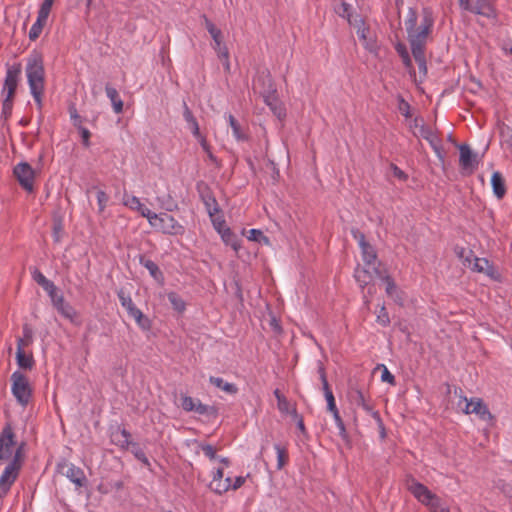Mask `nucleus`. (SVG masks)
Returning a JSON list of instances; mask_svg holds the SVG:
<instances>
[{
    "mask_svg": "<svg viewBox=\"0 0 512 512\" xmlns=\"http://www.w3.org/2000/svg\"><path fill=\"white\" fill-rule=\"evenodd\" d=\"M491 185L494 195L501 199L506 193L505 181L500 172L496 171L492 174Z\"/></svg>",
    "mask_w": 512,
    "mask_h": 512,
    "instance_id": "412c9836",
    "label": "nucleus"
},
{
    "mask_svg": "<svg viewBox=\"0 0 512 512\" xmlns=\"http://www.w3.org/2000/svg\"><path fill=\"white\" fill-rule=\"evenodd\" d=\"M245 481H246V478L243 476L235 477V479L233 480V482L231 484V489L232 490L239 489L245 483Z\"/></svg>",
    "mask_w": 512,
    "mask_h": 512,
    "instance_id": "0e129e2a",
    "label": "nucleus"
},
{
    "mask_svg": "<svg viewBox=\"0 0 512 512\" xmlns=\"http://www.w3.org/2000/svg\"><path fill=\"white\" fill-rule=\"evenodd\" d=\"M460 157L459 164L462 169L473 171L476 167V154L473 153L470 147L466 144H461L458 146Z\"/></svg>",
    "mask_w": 512,
    "mask_h": 512,
    "instance_id": "ddd939ff",
    "label": "nucleus"
},
{
    "mask_svg": "<svg viewBox=\"0 0 512 512\" xmlns=\"http://www.w3.org/2000/svg\"><path fill=\"white\" fill-rule=\"evenodd\" d=\"M211 218V221H212V224H213V227L214 229L220 233V231H223V229L225 228H228L226 225H225V220L223 219L222 216L218 215V214H215L213 217H210Z\"/></svg>",
    "mask_w": 512,
    "mask_h": 512,
    "instance_id": "49530a36",
    "label": "nucleus"
},
{
    "mask_svg": "<svg viewBox=\"0 0 512 512\" xmlns=\"http://www.w3.org/2000/svg\"><path fill=\"white\" fill-rule=\"evenodd\" d=\"M264 102L269 106L273 114L278 119H283L286 116V109L283 103L277 98L276 91L272 90L264 96Z\"/></svg>",
    "mask_w": 512,
    "mask_h": 512,
    "instance_id": "4468645a",
    "label": "nucleus"
},
{
    "mask_svg": "<svg viewBox=\"0 0 512 512\" xmlns=\"http://www.w3.org/2000/svg\"><path fill=\"white\" fill-rule=\"evenodd\" d=\"M483 273L488 276L492 280H500V273L498 270L494 267L493 264H491L488 260H486L485 270Z\"/></svg>",
    "mask_w": 512,
    "mask_h": 512,
    "instance_id": "37998d69",
    "label": "nucleus"
},
{
    "mask_svg": "<svg viewBox=\"0 0 512 512\" xmlns=\"http://www.w3.org/2000/svg\"><path fill=\"white\" fill-rule=\"evenodd\" d=\"M106 95L111 101L113 110L116 114H120L123 111V101L119 97L118 91L112 87L111 85L107 84L105 86Z\"/></svg>",
    "mask_w": 512,
    "mask_h": 512,
    "instance_id": "4be33fe9",
    "label": "nucleus"
},
{
    "mask_svg": "<svg viewBox=\"0 0 512 512\" xmlns=\"http://www.w3.org/2000/svg\"><path fill=\"white\" fill-rule=\"evenodd\" d=\"M66 467L65 476L77 486H83L86 480L83 470L72 463L68 464Z\"/></svg>",
    "mask_w": 512,
    "mask_h": 512,
    "instance_id": "a211bd4d",
    "label": "nucleus"
},
{
    "mask_svg": "<svg viewBox=\"0 0 512 512\" xmlns=\"http://www.w3.org/2000/svg\"><path fill=\"white\" fill-rule=\"evenodd\" d=\"M318 372H319L320 380L322 382L323 390L330 389L327 378H326L325 369L322 365H319Z\"/></svg>",
    "mask_w": 512,
    "mask_h": 512,
    "instance_id": "052dcab7",
    "label": "nucleus"
},
{
    "mask_svg": "<svg viewBox=\"0 0 512 512\" xmlns=\"http://www.w3.org/2000/svg\"><path fill=\"white\" fill-rule=\"evenodd\" d=\"M20 468V449H18L0 476V498H4L10 491L19 475Z\"/></svg>",
    "mask_w": 512,
    "mask_h": 512,
    "instance_id": "39448f33",
    "label": "nucleus"
},
{
    "mask_svg": "<svg viewBox=\"0 0 512 512\" xmlns=\"http://www.w3.org/2000/svg\"><path fill=\"white\" fill-rule=\"evenodd\" d=\"M323 392H324V396H325V399L327 402V409L331 413L338 411L336 403H335V398H334V395H333V392L331 391V389L323 390Z\"/></svg>",
    "mask_w": 512,
    "mask_h": 512,
    "instance_id": "a19ab883",
    "label": "nucleus"
},
{
    "mask_svg": "<svg viewBox=\"0 0 512 512\" xmlns=\"http://www.w3.org/2000/svg\"><path fill=\"white\" fill-rule=\"evenodd\" d=\"M353 236L358 241L359 247L361 249L362 260L365 263V266L372 267L375 275H380V270L376 266L377 254L374 247L366 242L363 233L359 231H353Z\"/></svg>",
    "mask_w": 512,
    "mask_h": 512,
    "instance_id": "6e6552de",
    "label": "nucleus"
},
{
    "mask_svg": "<svg viewBox=\"0 0 512 512\" xmlns=\"http://www.w3.org/2000/svg\"><path fill=\"white\" fill-rule=\"evenodd\" d=\"M16 360L18 366L24 369H31L34 364L32 355L25 354L21 349L16 351Z\"/></svg>",
    "mask_w": 512,
    "mask_h": 512,
    "instance_id": "cd10ccee",
    "label": "nucleus"
},
{
    "mask_svg": "<svg viewBox=\"0 0 512 512\" xmlns=\"http://www.w3.org/2000/svg\"><path fill=\"white\" fill-rule=\"evenodd\" d=\"M204 20H205V27L210 35L221 31L208 18L204 17Z\"/></svg>",
    "mask_w": 512,
    "mask_h": 512,
    "instance_id": "69168bd1",
    "label": "nucleus"
},
{
    "mask_svg": "<svg viewBox=\"0 0 512 512\" xmlns=\"http://www.w3.org/2000/svg\"><path fill=\"white\" fill-rule=\"evenodd\" d=\"M54 3V0H44L42 4L40 5L39 12H42L44 14L49 15L52 5Z\"/></svg>",
    "mask_w": 512,
    "mask_h": 512,
    "instance_id": "e2e57ef3",
    "label": "nucleus"
},
{
    "mask_svg": "<svg viewBox=\"0 0 512 512\" xmlns=\"http://www.w3.org/2000/svg\"><path fill=\"white\" fill-rule=\"evenodd\" d=\"M372 267H357L354 272V277L356 282L359 284V286L363 289L367 285L370 284V282L373 279V274H375L372 271H370Z\"/></svg>",
    "mask_w": 512,
    "mask_h": 512,
    "instance_id": "6ab92c4d",
    "label": "nucleus"
},
{
    "mask_svg": "<svg viewBox=\"0 0 512 512\" xmlns=\"http://www.w3.org/2000/svg\"><path fill=\"white\" fill-rule=\"evenodd\" d=\"M183 117L187 125L197 120L186 103H184Z\"/></svg>",
    "mask_w": 512,
    "mask_h": 512,
    "instance_id": "13d9d810",
    "label": "nucleus"
},
{
    "mask_svg": "<svg viewBox=\"0 0 512 512\" xmlns=\"http://www.w3.org/2000/svg\"><path fill=\"white\" fill-rule=\"evenodd\" d=\"M277 407L280 412L291 415L293 408H291V405L286 397H278Z\"/></svg>",
    "mask_w": 512,
    "mask_h": 512,
    "instance_id": "de8ad7c7",
    "label": "nucleus"
},
{
    "mask_svg": "<svg viewBox=\"0 0 512 512\" xmlns=\"http://www.w3.org/2000/svg\"><path fill=\"white\" fill-rule=\"evenodd\" d=\"M134 211H137L141 214V216L145 217L148 222L152 221V217L155 216L156 213L152 212L150 209L145 207L142 203L139 205V208H136Z\"/></svg>",
    "mask_w": 512,
    "mask_h": 512,
    "instance_id": "6e6d98bb",
    "label": "nucleus"
},
{
    "mask_svg": "<svg viewBox=\"0 0 512 512\" xmlns=\"http://www.w3.org/2000/svg\"><path fill=\"white\" fill-rule=\"evenodd\" d=\"M291 416L296 421V426L301 433H305V425L302 416H300L296 409H292Z\"/></svg>",
    "mask_w": 512,
    "mask_h": 512,
    "instance_id": "864d4df0",
    "label": "nucleus"
},
{
    "mask_svg": "<svg viewBox=\"0 0 512 512\" xmlns=\"http://www.w3.org/2000/svg\"><path fill=\"white\" fill-rule=\"evenodd\" d=\"M406 488L421 504L427 506L431 512H450L447 507L441 505V500L436 494L415 478H407Z\"/></svg>",
    "mask_w": 512,
    "mask_h": 512,
    "instance_id": "7ed1b4c3",
    "label": "nucleus"
},
{
    "mask_svg": "<svg viewBox=\"0 0 512 512\" xmlns=\"http://www.w3.org/2000/svg\"><path fill=\"white\" fill-rule=\"evenodd\" d=\"M14 445V434L10 427L3 429L0 435V446L13 448Z\"/></svg>",
    "mask_w": 512,
    "mask_h": 512,
    "instance_id": "f704fd0d",
    "label": "nucleus"
},
{
    "mask_svg": "<svg viewBox=\"0 0 512 512\" xmlns=\"http://www.w3.org/2000/svg\"><path fill=\"white\" fill-rule=\"evenodd\" d=\"M486 260V258L475 257L471 267L472 270L479 273H483V271L485 270Z\"/></svg>",
    "mask_w": 512,
    "mask_h": 512,
    "instance_id": "8fccbe9b",
    "label": "nucleus"
},
{
    "mask_svg": "<svg viewBox=\"0 0 512 512\" xmlns=\"http://www.w3.org/2000/svg\"><path fill=\"white\" fill-rule=\"evenodd\" d=\"M213 39V49L217 53L219 59L222 61L223 67L226 71H230L229 51L222 40V32L219 31L211 34Z\"/></svg>",
    "mask_w": 512,
    "mask_h": 512,
    "instance_id": "f8f14e48",
    "label": "nucleus"
},
{
    "mask_svg": "<svg viewBox=\"0 0 512 512\" xmlns=\"http://www.w3.org/2000/svg\"><path fill=\"white\" fill-rule=\"evenodd\" d=\"M227 118H228L229 125L232 128L233 136L236 138V140H238V141L244 140L245 136L242 134L240 125L238 124V122L236 121L234 116L229 114L227 116Z\"/></svg>",
    "mask_w": 512,
    "mask_h": 512,
    "instance_id": "e433bc0d",
    "label": "nucleus"
},
{
    "mask_svg": "<svg viewBox=\"0 0 512 512\" xmlns=\"http://www.w3.org/2000/svg\"><path fill=\"white\" fill-rule=\"evenodd\" d=\"M196 404H197V400H195L194 398H192L190 396H183L181 399V407L183 408V410H185L187 412L194 411Z\"/></svg>",
    "mask_w": 512,
    "mask_h": 512,
    "instance_id": "c03bdc74",
    "label": "nucleus"
},
{
    "mask_svg": "<svg viewBox=\"0 0 512 512\" xmlns=\"http://www.w3.org/2000/svg\"><path fill=\"white\" fill-rule=\"evenodd\" d=\"M53 306L66 319H69L72 322L76 319V310L64 300L63 295L60 298H56L54 300Z\"/></svg>",
    "mask_w": 512,
    "mask_h": 512,
    "instance_id": "dca6fc26",
    "label": "nucleus"
},
{
    "mask_svg": "<svg viewBox=\"0 0 512 512\" xmlns=\"http://www.w3.org/2000/svg\"><path fill=\"white\" fill-rule=\"evenodd\" d=\"M414 134L425 139L432 147L438 159L441 162H444V152L442 149L441 140L431 128L421 124L419 131H414Z\"/></svg>",
    "mask_w": 512,
    "mask_h": 512,
    "instance_id": "9b49d317",
    "label": "nucleus"
},
{
    "mask_svg": "<svg viewBox=\"0 0 512 512\" xmlns=\"http://www.w3.org/2000/svg\"><path fill=\"white\" fill-rule=\"evenodd\" d=\"M201 451L203 454L209 458L210 460L216 459V450L215 448L210 444H203L200 446Z\"/></svg>",
    "mask_w": 512,
    "mask_h": 512,
    "instance_id": "603ef678",
    "label": "nucleus"
},
{
    "mask_svg": "<svg viewBox=\"0 0 512 512\" xmlns=\"http://www.w3.org/2000/svg\"><path fill=\"white\" fill-rule=\"evenodd\" d=\"M465 402V407L463 408V412L465 414H475L478 416L480 420L483 421H492L493 416L489 411L487 405L483 402L482 399L473 397L467 399V397L462 398Z\"/></svg>",
    "mask_w": 512,
    "mask_h": 512,
    "instance_id": "9d476101",
    "label": "nucleus"
},
{
    "mask_svg": "<svg viewBox=\"0 0 512 512\" xmlns=\"http://www.w3.org/2000/svg\"><path fill=\"white\" fill-rule=\"evenodd\" d=\"M332 415H333V418H334V421H335V425H336V427L339 430V434L342 437H344L345 434H346V429H345L344 422L342 421V419L340 417L339 411H336V412L332 413Z\"/></svg>",
    "mask_w": 512,
    "mask_h": 512,
    "instance_id": "3c124183",
    "label": "nucleus"
},
{
    "mask_svg": "<svg viewBox=\"0 0 512 512\" xmlns=\"http://www.w3.org/2000/svg\"><path fill=\"white\" fill-rule=\"evenodd\" d=\"M274 449L277 454V469L281 470L285 465L286 451L279 444H275Z\"/></svg>",
    "mask_w": 512,
    "mask_h": 512,
    "instance_id": "79ce46f5",
    "label": "nucleus"
},
{
    "mask_svg": "<svg viewBox=\"0 0 512 512\" xmlns=\"http://www.w3.org/2000/svg\"><path fill=\"white\" fill-rule=\"evenodd\" d=\"M199 415H206L208 417H216L217 409L214 406H209L203 404L201 401L197 400V404L194 410Z\"/></svg>",
    "mask_w": 512,
    "mask_h": 512,
    "instance_id": "72a5a7b5",
    "label": "nucleus"
},
{
    "mask_svg": "<svg viewBox=\"0 0 512 512\" xmlns=\"http://www.w3.org/2000/svg\"><path fill=\"white\" fill-rule=\"evenodd\" d=\"M123 204L126 207H128L129 209L135 210L136 208H139V205L141 204V201L136 196L124 194Z\"/></svg>",
    "mask_w": 512,
    "mask_h": 512,
    "instance_id": "58836bf2",
    "label": "nucleus"
},
{
    "mask_svg": "<svg viewBox=\"0 0 512 512\" xmlns=\"http://www.w3.org/2000/svg\"><path fill=\"white\" fill-rule=\"evenodd\" d=\"M32 278L33 280L39 284L44 290H52L54 288V283L47 279L43 273H41L39 270L34 269L32 272Z\"/></svg>",
    "mask_w": 512,
    "mask_h": 512,
    "instance_id": "c85d7f7f",
    "label": "nucleus"
},
{
    "mask_svg": "<svg viewBox=\"0 0 512 512\" xmlns=\"http://www.w3.org/2000/svg\"><path fill=\"white\" fill-rule=\"evenodd\" d=\"M382 367L383 371L381 374V380L383 382L394 383V376L391 374V372L387 369L385 365H382Z\"/></svg>",
    "mask_w": 512,
    "mask_h": 512,
    "instance_id": "680f3d73",
    "label": "nucleus"
},
{
    "mask_svg": "<svg viewBox=\"0 0 512 512\" xmlns=\"http://www.w3.org/2000/svg\"><path fill=\"white\" fill-rule=\"evenodd\" d=\"M150 226L168 235H183L185 232L184 226L168 213H156L150 221Z\"/></svg>",
    "mask_w": 512,
    "mask_h": 512,
    "instance_id": "0eeeda50",
    "label": "nucleus"
},
{
    "mask_svg": "<svg viewBox=\"0 0 512 512\" xmlns=\"http://www.w3.org/2000/svg\"><path fill=\"white\" fill-rule=\"evenodd\" d=\"M21 70V64L19 63L7 66L4 85L2 88V94L5 96L3 101L4 110H9L12 107V99L18 86Z\"/></svg>",
    "mask_w": 512,
    "mask_h": 512,
    "instance_id": "20e7f679",
    "label": "nucleus"
},
{
    "mask_svg": "<svg viewBox=\"0 0 512 512\" xmlns=\"http://www.w3.org/2000/svg\"><path fill=\"white\" fill-rule=\"evenodd\" d=\"M398 109L399 111L401 112V114L405 117V118H410L411 117V108H410V105L407 101H405L402 97H400L398 99Z\"/></svg>",
    "mask_w": 512,
    "mask_h": 512,
    "instance_id": "a18cd8bd",
    "label": "nucleus"
},
{
    "mask_svg": "<svg viewBox=\"0 0 512 512\" xmlns=\"http://www.w3.org/2000/svg\"><path fill=\"white\" fill-rule=\"evenodd\" d=\"M412 55H413L415 61L418 64L419 72L421 74H423V76H426V74H427V64H426L425 51L412 52Z\"/></svg>",
    "mask_w": 512,
    "mask_h": 512,
    "instance_id": "c9c22d12",
    "label": "nucleus"
},
{
    "mask_svg": "<svg viewBox=\"0 0 512 512\" xmlns=\"http://www.w3.org/2000/svg\"><path fill=\"white\" fill-rule=\"evenodd\" d=\"M248 240L258 242L260 244L269 245L270 240L264 233L259 229H250L247 235Z\"/></svg>",
    "mask_w": 512,
    "mask_h": 512,
    "instance_id": "7c9ffc66",
    "label": "nucleus"
},
{
    "mask_svg": "<svg viewBox=\"0 0 512 512\" xmlns=\"http://www.w3.org/2000/svg\"><path fill=\"white\" fill-rule=\"evenodd\" d=\"M27 83L38 108H42V96L45 90V69L42 56L37 53H31L27 58L25 68Z\"/></svg>",
    "mask_w": 512,
    "mask_h": 512,
    "instance_id": "f03ea898",
    "label": "nucleus"
},
{
    "mask_svg": "<svg viewBox=\"0 0 512 512\" xmlns=\"http://www.w3.org/2000/svg\"><path fill=\"white\" fill-rule=\"evenodd\" d=\"M96 197H97L98 211L100 213H102L106 209V206H107V203L109 200V196L107 195V193L105 191L98 190Z\"/></svg>",
    "mask_w": 512,
    "mask_h": 512,
    "instance_id": "ea45409f",
    "label": "nucleus"
},
{
    "mask_svg": "<svg viewBox=\"0 0 512 512\" xmlns=\"http://www.w3.org/2000/svg\"><path fill=\"white\" fill-rule=\"evenodd\" d=\"M204 20H205V27L210 35L221 31L208 18L204 17Z\"/></svg>",
    "mask_w": 512,
    "mask_h": 512,
    "instance_id": "338daca9",
    "label": "nucleus"
},
{
    "mask_svg": "<svg viewBox=\"0 0 512 512\" xmlns=\"http://www.w3.org/2000/svg\"><path fill=\"white\" fill-rule=\"evenodd\" d=\"M352 401L355 405L362 407L365 411L371 412L372 408L366 401V398L361 390H355L352 393Z\"/></svg>",
    "mask_w": 512,
    "mask_h": 512,
    "instance_id": "c756f323",
    "label": "nucleus"
},
{
    "mask_svg": "<svg viewBox=\"0 0 512 512\" xmlns=\"http://www.w3.org/2000/svg\"><path fill=\"white\" fill-rule=\"evenodd\" d=\"M132 317L137 325L143 330V331H149L151 329V321L150 319L143 314V312L140 309H136L132 314L129 315Z\"/></svg>",
    "mask_w": 512,
    "mask_h": 512,
    "instance_id": "393cba45",
    "label": "nucleus"
},
{
    "mask_svg": "<svg viewBox=\"0 0 512 512\" xmlns=\"http://www.w3.org/2000/svg\"><path fill=\"white\" fill-rule=\"evenodd\" d=\"M417 20L418 15L416 10L409 8L405 19V28L412 52L425 51L428 37L434 26L432 10L428 7H424L422 9V18L419 26H417Z\"/></svg>",
    "mask_w": 512,
    "mask_h": 512,
    "instance_id": "f257e3e1",
    "label": "nucleus"
},
{
    "mask_svg": "<svg viewBox=\"0 0 512 512\" xmlns=\"http://www.w3.org/2000/svg\"><path fill=\"white\" fill-rule=\"evenodd\" d=\"M117 295L122 307L126 309L128 315L132 314L136 309H138L133 303L132 298L126 294L124 290H119Z\"/></svg>",
    "mask_w": 512,
    "mask_h": 512,
    "instance_id": "bb28decb",
    "label": "nucleus"
},
{
    "mask_svg": "<svg viewBox=\"0 0 512 512\" xmlns=\"http://www.w3.org/2000/svg\"><path fill=\"white\" fill-rule=\"evenodd\" d=\"M13 174L24 190L27 192L33 191L35 171L30 164L27 162L18 163L13 169Z\"/></svg>",
    "mask_w": 512,
    "mask_h": 512,
    "instance_id": "1a4fd4ad",
    "label": "nucleus"
},
{
    "mask_svg": "<svg viewBox=\"0 0 512 512\" xmlns=\"http://www.w3.org/2000/svg\"><path fill=\"white\" fill-rule=\"evenodd\" d=\"M11 381V392L13 396L21 406H27L32 396V388L27 377L21 372L15 371L11 375Z\"/></svg>",
    "mask_w": 512,
    "mask_h": 512,
    "instance_id": "423d86ee",
    "label": "nucleus"
},
{
    "mask_svg": "<svg viewBox=\"0 0 512 512\" xmlns=\"http://www.w3.org/2000/svg\"><path fill=\"white\" fill-rule=\"evenodd\" d=\"M209 382L227 394L234 395L238 392V388L235 384L226 382L221 377L211 376Z\"/></svg>",
    "mask_w": 512,
    "mask_h": 512,
    "instance_id": "5701e85b",
    "label": "nucleus"
},
{
    "mask_svg": "<svg viewBox=\"0 0 512 512\" xmlns=\"http://www.w3.org/2000/svg\"><path fill=\"white\" fill-rule=\"evenodd\" d=\"M390 168L392 170L394 177H396L402 181H405L407 179V175L405 174V172L403 170H401L398 166L391 164Z\"/></svg>",
    "mask_w": 512,
    "mask_h": 512,
    "instance_id": "bf43d9fd",
    "label": "nucleus"
},
{
    "mask_svg": "<svg viewBox=\"0 0 512 512\" xmlns=\"http://www.w3.org/2000/svg\"><path fill=\"white\" fill-rule=\"evenodd\" d=\"M219 234L221 236V239L223 240V242L226 245L231 246L233 248V250H235V251L239 250V248H240L239 241L234 236V234L232 233V231L229 227L223 229V231H220Z\"/></svg>",
    "mask_w": 512,
    "mask_h": 512,
    "instance_id": "a878e982",
    "label": "nucleus"
},
{
    "mask_svg": "<svg viewBox=\"0 0 512 512\" xmlns=\"http://www.w3.org/2000/svg\"><path fill=\"white\" fill-rule=\"evenodd\" d=\"M369 29L365 26L364 22L361 21L360 25L357 27V36L361 41H366L368 39Z\"/></svg>",
    "mask_w": 512,
    "mask_h": 512,
    "instance_id": "4d7b16f0",
    "label": "nucleus"
},
{
    "mask_svg": "<svg viewBox=\"0 0 512 512\" xmlns=\"http://www.w3.org/2000/svg\"><path fill=\"white\" fill-rule=\"evenodd\" d=\"M376 276L379 277L384 282L386 294L389 297H394V292H397V289H398L394 280L389 275H387V274L383 275L381 272H380V275H376Z\"/></svg>",
    "mask_w": 512,
    "mask_h": 512,
    "instance_id": "2f4dec72",
    "label": "nucleus"
},
{
    "mask_svg": "<svg viewBox=\"0 0 512 512\" xmlns=\"http://www.w3.org/2000/svg\"><path fill=\"white\" fill-rule=\"evenodd\" d=\"M377 322L384 327L388 326L390 323L388 312L386 311V308L384 306H381L379 310V313L377 315Z\"/></svg>",
    "mask_w": 512,
    "mask_h": 512,
    "instance_id": "09e8293b",
    "label": "nucleus"
},
{
    "mask_svg": "<svg viewBox=\"0 0 512 512\" xmlns=\"http://www.w3.org/2000/svg\"><path fill=\"white\" fill-rule=\"evenodd\" d=\"M363 45L370 52H375L376 51L377 44L371 38H368L366 41H363Z\"/></svg>",
    "mask_w": 512,
    "mask_h": 512,
    "instance_id": "774afa93",
    "label": "nucleus"
},
{
    "mask_svg": "<svg viewBox=\"0 0 512 512\" xmlns=\"http://www.w3.org/2000/svg\"><path fill=\"white\" fill-rule=\"evenodd\" d=\"M472 13L489 19L496 18V11L490 0H476L472 9Z\"/></svg>",
    "mask_w": 512,
    "mask_h": 512,
    "instance_id": "2eb2a0df",
    "label": "nucleus"
},
{
    "mask_svg": "<svg viewBox=\"0 0 512 512\" xmlns=\"http://www.w3.org/2000/svg\"><path fill=\"white\" fill-rule=\"evenodd\" d=\"M134 211H137L141 214V216L145 217L148 222L152 221V217L155 216L156 213L152 212L150 209L145 207L142 203L139 205V208H136Z\"/></svg>",
    "mask_w": 512,
    "mask_h": 512,
    "instance_id": "5fc2aeb1",
    "label": "nucleus"
},
{
    "mask_svg": "<svg viewBox=\"0 0 512 512\" xmlns=\"http://www.w3.org/2000/svg\"><path fill=\"white\" fill-rule=\"evenodd\" d=\"M48 17H49V15L38 11L37 19L34 22V24L31 26L30 31H29V39L30 40H36L40 36V34L43 30V27L45 26V24L48 20Z\"/></svg>",
    "mask_w": 512,
    "mask_h": 512,
    "instance_id": "aec40b11",
    "label": "nucleus"
},
{
    "mask_svg": "<svg viewBox=\"0 0 512 512\" xmlns=\"http://www.w3.org/2000/svg\"><path fill=\"white\" fill-rule=\"evenodd\" d=\"M223 478H224L223 468L220 467V468H217L215 471H213L212 480L209 484V488L211 489V491H213L214 493H216L218 495H222L227 492V486H224V484H222Z\"/></svg>",
    "mask_w": 512,
    "mask_h": 512,
    "instance_id": "f3484780",
    "label": "nucleus"
},
{
    "mask_svg": "<svg viewBox=\"0 0 512 512\" xmlns=\"http://www.w3.org/2000/svg\"><path fill=\"white\" fill-rule=\"evenodd\" d=\"M140 264L149 271L151 277L154 280H156L159 283L163 282V273L160 271L158 265L154 261L150 259L141 258Z\"/></svg>",
    "mask_w": 512,
    "mask_h": 512,
    "instance_id": "b1692460",
    "label": "nucleus"
},
{
    "mask_svg": "<svg viewBox=\"0 0 512 512\" xmlns=\"http://www.w3.org/2000/svg\"><path fill=\"white\" fill-rule=\"evenodd\" d=\"M205 206L210 217H213L215 214H219L220 212L218 203L212 196L205 199Z\"/></svg>",
    "mask_w": 512,
    "mask_h": 512,
    "instance_id": "4c0bfd02",
    "label": "nucleus"
},
{
    "mask_svg": "<svg viewBox=\"0 0 512 512\" xmlns=\"http://www.w3.org/2000/svg\"><path fill=\"white\" fill-rule=\"evenodd\" d=\"M167 297L174 310L177 312H183L185 310V302L177 293L169 292Z\"/></svg>",
    "mask_w": 512,
    "mask_h": 512,
    "instance_id": "473e14b6",
    "label": "nucleus"
}]
</instances>
